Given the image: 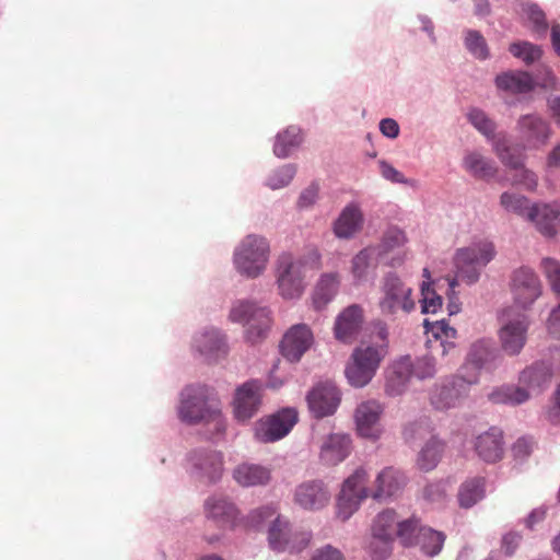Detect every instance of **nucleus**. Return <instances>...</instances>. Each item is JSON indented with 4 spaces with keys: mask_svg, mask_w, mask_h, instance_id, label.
Returning <instances> with one entry per match:
<instances>
[{
    "mask_svg": "<svg viewBox=\"0 0 560 560\" xmlns=\"http://www.w3.org/2000/svg\"><path fill=\"white\" fill-rule=\"evenodd\" d=\"M375 248L366 247L360 250L351 260V273L357 281L365 280L375 264Z\"/></svg>",
    "mask_w": 560,
    "mask_h": 560,
    "instance_id": "nucleus-42",
    "label": "nucleus"
},
{
    "mask_svg": "<svg viewBox=\"0 0 560 560\" xmlns=\"http://www.w3.org/2000/svg\"><path fill=\"white\" fill-rule=\"evenodd\" d=\"M493 348L487 340H478L472 343L467 360L460 369V380L467 385L476 384L481 369L492 359Z\"/></svg>",
    "mask_w": 560,
    "mask_h": 560,
    "instance_id": "nucleus-19",
    "label": "nucleus"
},
{
    "mask_svg": "<svg viewBox=\"0 0 560 560\" xmlns=\"http://www.w3.org/2000/svg\"><path fill=\"white\" fill-rule=\"evenodd\" d=\"M310 540L311 535L308 533L292 534L290 524L280 517L272 522L268 530L269 547L278 552H300L307 547Z\"/></svg>",
    "mask_w": 560,
    "mask_h": 560,
    "instance_id": "nucleus-13",
    "label": "nucleus"
},
{
    "mask_svg": "<svg viewBox=\"0 0 560 560\" xmlns=\"http://www.w3.org/2000/svg\"><path fill=\"white\" fill-rule=\"evenodd\" d=\"M314 343V336L306 324H296L287 330L280 342L281 354L290 362H299Z\"/></svg>",
    "mask_w": 560,
    "mask_h": 560,
    "instance_id": "nucleus-14",
    "label": "nucleus"
},
{
    "mask_svg": "<svg viewBox=\"0 0 560 560\" xmlns=\"http://www.w3.org/2000/svg\"><path fill=\"white\" fill-rule=\"evenodd\" d=\"M429 501H439L446 494V487L443 482L432 483L424 488L423 492Z\"/></svg>",
    "mask_w": 560,
    "mask_h": 560,
    "instance_id": "nucleus-62",
    "label": "nucleus"
},
{
    "mask_svg": "<svg viewBox=\"0 0 560 560\" xmlns=\"http://www.w3.org/2000/svg\"><path fill=\"white\" fill-rule=\"evenodd\" d=\"M304 266L300 259L290 254H282L278 259V288L284 299L300 298L304 291Z\"/></svg>",
    "mask_w": 560,
    "mask_h": 560,
    "instance_id": "nucleus-9",
    "label": "nucleus"
},
{
    "mask_svg": "<svg viewBox=\"0 0 560 560\" xmlns=\"http://www.w3.org/2000/svg\"><path fill=\"white\" fill-rule=\"evenodd\" d=\"M494 256V245L489 241H480L457 249L454 256L456 277L448 282L452 293H454V288L458 280L465 281L468 284L477 282L480 277V270L486 267Z\"/></svg>",
    "mask_w": 560,
    "mask_h": 560,
    "instance_id": "nucleus-3",
    "label": "nucleus"
},
{
    "mask_svg": "<svg viewBox=\"0 0 560 560\" xmlns=\"http://www.w3.org/2000/svg\"><path fill=\"white\" fill-rule=\"evenodd\" d=\"M406 485V477L402 472L393 467H386L376 476L371 488V498L384 500L396 495Z\"/></svg>",
    "mask_w": 560,
    "mask_h": 560,
    "instance_id": "nucleus-23",
    "label": "nucleus"
},
{
    "mask_svg": "<svg viewBox=\"0 0 560 560\" xmlns=\"http://www.w3.org/2000/svg\"><path fill=\"white\" fill-rule=\"evenodd\" d=\"M364 322L363 308L358 304L346 307L336 318L335 337L345 343L352 342L359 335Z\"/></svg>",
    "mask_w": 560,
    "mask_h": 560,
    "instance_id": "nucleus-20",
    "label": "nucleus"
},
{
    "mask_svg": "<svg viewBox=\"0 0 560 560\" xmlns=\"http://www.w3.org/2000/svg\"><path fill=\"white\" fill-rule=\"evenodd\" d=\"M234 479L243 487L261 486L269 482L270 470L255 464H242L234 470Z\"/></svg>",
    "mask_w": 560,
    "mask_h": 560,
    "instance_id": "nucleus-34",
    "label": "nucleus"
},
{
    "mask_svg": "<svg viewBox=\"0 0 560 560\" xmlns=\"http://www.w3.org/2000/svg\"><path fill=\"white\" fill-rule=\"evenodd\" d=\"M206 515L219 525L232 524L238 514L236 506L223 497H211L205 503Z\"/></svg>",
    "mask_w": 560,
    "mask_h": 560,
    "instance_id": "nucleus-30",
    "label": "nucleus"
},
{
    "mask_svg": "<svg viewBox=\"0 0 560 560\" xmlns=\"http://www.w3.org/2000/svg\"><path fill=\"white\" fill-rule=\"evenodd\" d=\"M534 442L528 438H520L512 446L513 456L517 459H524L533 451Z\"/></svg>",
    "mask_w": 560,
    "mask_h": 560,
    "instance_id": "nucleus-56",
    "label": "nucleus"
},
{
    "mask_svg": "<svg viewBox=\"0 0 560 560\" xmlns=\"http://www.w3.org/2000/svg\"><path fill=\"white\" fill-rule=\"evenodd\" d=\"M471 443L476 455L485 463L495 464L504 456V436L499 428L492 427L478 434Z\"/></svg>",
    "mask_w": 560,
    "mask_h": 560,
    "instance_id": "nucleus-16",
    "label": "nucleus"
},
{
    "mask_svg": "<svg viewBox=\"0 0 560 560\" xmlns=\"http://www.w3.org/2000/svg\"><path fill=\"white\" fill-rule=\"evenodd\" d=\"M528 219L535 223L541 234L551 237L556 235L560 225V206L535 205L528 211Z\"/></svg>",
    "mask_w": 560,
    "mask_h": 560,
    "instance_id": "nucleus-24",
    "label": "nucleus"
},
{
    "mask_svg": "<svg viewBox=\"0 0 560 560\" xmlns=\"http://www.w3.org/2000/svg\"><path fill=\"white\" fill-rule=\"evenodd\" d=\"M340 275L338 272L323 273L313 292L312 301L316 310L324 308L338 293Z\"/></svg>",
    "mask_w": 560,
    "mask_h": 560,
    "instance_id": "nucleus-29",
    "label": "nucleus"
},
{
    "mask_svg": "<svg viewBox=\"0 0 560 560\" xmlns=\"http://www.w3.org/2000/svg\"><path fill=\"white\" fill-rule=\"evenodd\" d=\"M298 421L295 409L285 408L281 411L261 419L256 423L255 436L264 443L276 442L284 438Z\"/></svg>",
    "mask_w": 560,
    "mask_h": 560,
    "instance_id": "nucleus-12",
    "label": "nucleus"
},
{
    "mask_svg": "<svg viewBox=\"0 0 560 560\" xmlns=\"http://www.w3.org/2000/svg\"><path fill=\"white\" fill-rule=\"evenodd\" d=\"M501 205L509 211L516 212L518 214H527L530 208L528 207V199L524 196L503 192L501 195Z\"/></svg>",
    "mask_w": 560,
    "mask_h": 560,
    "instance_id": "nucleus-51",
    "label": "nucleus"
},
{
    "mask_svg": "<svg viewBox=\"0 0 560 560\" xmlns=\"http://www.w3.org/2000/svg\"><path fill=\"white\" fill-rule=\"evenodd\" d=\"M406 243V235L399 229H389L382 240V252L386 253Z\"/></svg>",
    "mask_w": 560,
    "mask_h": 560,
    "instance_id": "nucleus-55",
    "label": "nucleus"
},
{
    "mask_svg": "<svg viewBox=\"0 0 560 560\" xmlns=\"http://www.w3.org/2000/svg\"><path fill=\"white\" fill-rule=\"evenodd\" d=\"M421 312L424 314H435L442 307V298L431 288L430 282L423 281L421 284Z\"/></svg>",
    "mask_w": 560,
    "mask_h": 560,
    "instance_id": "nucleus-45",
    "label": "nucleus"
},
{
    "mask_svg": "<svg viewBox=\"0 0 560 560\" xmlns=\"http://www.w3.org/2000/svg\"><path fill=\"white\" fill-rule=\"evenodd\" d=\"M179 417L183 421L194 424L205 422L213 427L215 433L225 430V422L221 413L218 399L209 397L203 387L189 386L182 393Z\"/></svg>",
    "mask_w": 560,
    "mask_h": 560,
    "instance_id": "nucleus-1",
    "label": "nucleus"
},
{
    "mask_svg": "<svg viewBox=\"0 0 560 560\" xmlns=\"http://www.w3.org/2000/svg\"><path fill=\"white\" fill-rule=\"evenodd\" d=\"M229 318L247 326L245 338L252 345L266 339L272 324L271 312L267 307L247 300L236 301L230 310Z\"/></svg>",
    "mask_w": 560,
    "mask_h": 560,
    "instance_id": "nucleus-4",
    "label": "nucleus"
},
{
    "mask_svg": "<svg viewBox=\"0 0 560 560\" xmlns=\"http://www.w3.org/2000/svg\"><path fill=\"white\" fill-rule=\"evenodd\" d=\"M510 52L526 63H532L541 56L540 48L527 42L512 44Z\"/></svg>",
    "mask_w": 560,
    "mask_h": 560,
    "instance_id": "nucleus-47",
    "label": "nucleus"
},
{
    "mask_svg": "<svg viewBox=\"0 0 560 560\" xmlns=\"http://www.w3.org/2000/svg\"><path fill=\"white\" fill-rule=\"evenodd\" d=\"M467 118L471 125L487 138L493 137L498 139L499 137H504L503 135L494 137L495 124L481 109L471 108L467 114ZM495 140H493V142Z\"/></svg>",
    "mask_w": 560,
    "mask_h": 560,
    "instance_id": "nucleus-44",
    "label": "nucleus"
},
{
    "mask_svg": "<svg viewBox=\"0 0 560 560\" xmlns=\"http://www.w3.org/2000/svg\"><path fill=\"white\" fill-rule=\"evenodd\" d=\"M383 296L380 300V308L384 315L408 314L416 307L412 298V289L406 285L398 277L389 275L385 278Z\"/></svg>",
    "mask_w": 560,
    "mask_h": 560,
    "instance_id": "nucleus-8",
    "label": "nucleus"
},
{
    "mask_svg": "<svg viewBox=\"0 0 560 560\" xmlns=\"http://www.w3.org/2000/svg\"><path fill=\"white\" fill-rule=\"evenodd\" d=\"M381 174L393 183H406L405 176L385 161L380 162Z\"/></svg>",
    "mask_w": 560,
    "mask_h": 560,
    "instance_id": "nucleus-61",
    "label": "nucleus"
},
{
    "mask_svg": "<svg viewBox=\"0 0 560 560\" xmlns=\"http://www.w3.org/2000/svg\"><path fill=\"white\" fill-rule=\"evenodd\" d=\"M435 372V360L432 357L425 355L418 359L416 364L412 363V374L418 378L432 377Z\"/></svg>",
    "mask_w": 560,
    "mask_h": 560,
    "instance_id": "nucleus-54",
    "label": "nucleus"
},
{
    "mask_svg": "<svg viewBox=\"0 0 560 560\" xmlns=\"http://www.w3.org/2000/svg\"><path fill=\"white\" fill-rule=\"evenodd\" d=\"M522 540V536L518 533L510 532L502 538V548L508 556H512L517 549Z\"/></svg>",
    "mask_w": 560,
    "mask_h": 560,
    "instance_id": "nucleus-60",
    "label": "nucleus"
},
{
    "mask_svg": "<svg viewBox=\"0 0 560 560\" xmlns=\"http://www.w3.org/2000/svg\"><path fill=\"white\" fill-rule=\"evenodd\" d=\"M318 197V186L317 185H310L307 188H305L299 198L298 205L300 208H307L315 203Z\"/></svg>",
    "mask_w": 560,
    "mask_h": 560,
    "instance_id": "nucleus-59",
    "label": "nucleus"
},
{
    "mask_svg": "<svg viewBox=\"0 0 560 560\" xmlns=\"http://www.w3.org/2000/svg\"><path fill=\"white\" fill-rule=\"evenodd\" d=\"M489 398L494 404L518 405L526 401L529 394L521 387L505 386L492 392Z\"/></svg>",
    "mask_w": 560,
    "mask_h": 560,
    "instance_id": "nucleus-43",
    "label": "nucleus"
},
{
    "mask_svg": "<svg viewBox=\"0 0 560 560\" xmlns=\"http://www.w3.org/2000/svg\"><path fill=\"white\" fill-rule=\"evenodd\" d=\"M512 292L515 302L522 307L529 306L541 293L540 282L535 272L526 267L514 271Z\"/></svg>",
    "mask_w": 560,
    "mask_h": 560,
    "instance_id": "nucleus-18",
    "label": "nucleus"
},
{
    "mask_svg": "<svg viewBox=\"0 0 560 560\" xmlns=\"http://www.w3.org/2000/svg\"><path fill=\"white\" fill-rule=\"evenodd\" d=\"M467 49L479 59L488 57V46L483 36L477 31H468L465 39Z\"/></svg>",
    "mask_w": 560,
    "mask_h": 560,
    "instance_id": "nucleus-49",
    "label": "nucleus"
},
{
    "mask_svg": "<svg viewBox=\"0 0 560 560\" xmlns=\"http://www.w3.org/2000/svg\"><path fill=\"white\" fill-rule=\"evenodd\" d=\"M368 471L360 467L342 483L337 501V516L347 521L360 506L361 502L371 497V489L366 487Z\"/></svg>",
    "mask_w": 560,
    "mask_h": 560,
    "instance_id": "nucleus-7",
    "label": "nucleus"
},
{
    "mask_svg": "<svg viewBox=\"0 0 560 560\" xmlns=\"http://www.w3.org/2000/svg\"><path fill=\"white\" fill-rule=\"evenodd\" d=\"M313 560H343V557L338 549L328 545L317 550Z\"/></svg>",
    "mask_w": 560,
    "mask_h": 560,
    "instance_id": "nucleus-64",
    "label": "nucleus"
},
{
    "mask_svg": "<svg viewBox=\"0 0 560 560\" xmlns=\"http://www.w3.org/2000/svg\"><path fill=\"white\" fill-rule=\"evenodd\" d=\"M386 355L385 345H371L368 341H361L353 349L345 369L349 384L355 388L366 386L375 376Z\"/></svg>",
    "mask_w": 560,
    "mask_h": 560,
    "instance_id": "nucleus-2",
    "label": "nucleus"
},
{
    "mask_svg": "<svg viewBox=\"0 0 560 560\" xmlns=\"http://www.w3.org/2000/svg\"><path fill=\"white\" fill-rule=\"evenodd\" d=\"M430 434L431 432L425 425L418 423H412L404 430V436L408 442L430 436L417 457V466L423 471L434 469L445 450V444L438 438Z\"/></svg>",
    "mask_w": 560,
    "mask_h": 560,
    "instance_id": "nucleus-10",
    "label": "nucleus"
},
{
    "mask_svg": "<svg viewBox=\"0 0 560 560\" xmlns=\"http://www.w3.org/2000/svg\"><path fill=\"white\" fill-rule=\"evenodd\" d=\"M189 463L192 472L198 478H206L209 481L218 480L223 470L222 455L211 450H198L190 454Z\"/></svg>",
    "mask_w": 560,
    "mask_h": 560,
    "instance_id": "nucleus-21",
    "label": "nucleus"
},
{
    "mask_svg": "<svg viewBox=\"0 0 560 560\" xmlns=\"http://www.w3.org/2000/svg\"><path fill=\"white\" fill-rule=\"evenodd\" d=\"M445 535L442 532L434 530L430 527H420L417 534V544L420 545L422 551L428 556L438 555L444 545Z\"/></svg>",
    "mask_w": 560,
    "mask_h": 560,
    "instance_id": "nucleus-41",
    "label": "nucleus"
},
{
    "mask_svg": "<svg viewBox=\"0 0 560 560\" xmlns=\"http://www.w3.org/2000/svg\"><path fill=\"white\" fill-rule=\"evenodd\" d=\"M412 375V361L410 357H402L395 361L386 377L385 390L389 396L401 395Z\"/></svg>",
    "mask_w": 560,
    "mask_h": 560,
    "instance_id": "nucleus-26",
    "label": "nucleus"
},
{
    "mask_svg": "<svg viewBox=\"0 0 560 560\" xmlns=\"http://www.w3.org/2000/svg\"><path fill=\"white\" fill-rule=\"evenodd\" d=\"M371 345H385L386 353L388 354V329L385 323L376 322L373 324Z\"/></svg>",
    "mask_w": 560,
    "mask_h": 560,
    "instance_id": "nucleus-57",
    "label": "nucleus"
},
{
    "mask_svg": "<svg viewBox=\"0 0 560 560\" xmlns=\"http://www.w3.org/2000/svg\"><path fill=\"white\" fill-rule=\"evenodd\" d=\"M494 152L500 161L514 172L512 185H521L529 191L537 188L538 178L524 166L525 155L521 148L510 145L505 137H499L494 141Z\"/></svg>",
    "mask_w": 560,
    "mask_h": 560,
    "instance_id": "nucleus-6",
    "label": "nucleus"
},
{
    "mask_svg": "<svg viewBox=\"0 0 560 560\" xmlns=\"http://www.w3.org/2000/svg\"><path fill=\"white\" fill-rule=\"evenodd\" d=\"M495 82L500 90L511 94L527 93L535 86L532 75L524 71H510L502 73L497 77Z\"/></svg>",
    "mask_w": 560,
    "mask_h": 560,
    "instance_id": "nucleus-33",
    "label": "nucleus"
},
{
    "mask_svg": "<svg viewBox=\"0 0 560 560\" xmlns=\"http://www.w3.org/2000/svg\"><path fill=\"white\" fill-rule=\"evenodd\" d=\"M329 492L319 481H308L295 490V502L306 510H318L329 501Z\"/></svg>",
    "mask_w": 560,
    "mask_h": 560,
    "instance_id": "nucleus-25",
    "label": "nucleus"
},
{
    "mask_svg": "<svg viewBox=\"0 0 560 560\" xmlns=\"http://www.w3.org/2000/svg\"><path fill=\"white\" fill-rule=\"evenodd\" d=\"M394 540L390 539H382L372 537L369 544V551L373 558V560H384L392 552V544Z\"/></svg>",
    "mask_w": 560,
    "mask_h": 560,
    "instance_id": "nucleus-53",
    "label": "nucleus"
},
{
    "mask_svg": "<svg viewBox=\"0 0 560 560\" xmlns=\"http://www.w3.org/2000/svg\"><path fill=\"white\" fill-rule=\"evenodd\" d=\"M485 493L486 479L483 477L468 478L460 485L457 493L459 506L470 509L483 499Z\"/></svg>",
    "mask_w": 560,
    "mask_h": 560,
    "instance_id": "nucleus-37",
    "label": "nucleus"
},
{
    "mask_svg": "<svg viewBox=\"0 0 560 560\" xmlns=\"http://www.w3.org/2000/svg\"><path fill=\"white\" fill-rule=\"evenodd\" d=\"M419 529L420 527L416 518L401 521L397 523L396 537H398L405 546H409L413 544L415 538L417 539Z\"/></svg>",
    "mask_w": 560,
    "mask_h": 560,
    "instance_id": "nucleus-50",
    "label": "nucleus"
},
{
    "mask_svg": "<svg viewBox=\"0 0 560 560\" xmlns=\"http://www.w3.org/2000/svg\"><path fill=\"white\" fill-rule=\"evenodd\" d=\"M261 384L252 380L237 387L233 400L234 416L238 421L254 417L261 404Z\"/></svg>",
    "mask_w": 560,
    "mask_h": 560,
    "instance_id": "nucleus-15",
    "label": "nucleus"
},
{
    "mask_svg": "<svg viewBox=\"0 0 560 560\" xmlns=\"http://www.w3.org/2000/svg\"><path fill=\"white\" fill-rule=\"evenodd\" d=\"M296 173V168L292 164L283 165L273 171L268 179L267 185L272 189H280L290 184Z\"/></svg>",
    "mask_w": 560,
    "mask_h": 560,
    "instance_id": "nucleus-46",
    "label": "nucleus"
},
{
    "mask_svg": "<svg viewBox=\"0 0 560 560\" xmlns=\"http://www.w3.org/2000/svg\"><path fill=\"white\" fill-rule=\"evenodd\" d=\"M466 382L460 380V374L453 381L452 385L436 387L430 397L432 406L438 410L455 407L460 396V389H466Z\"/></svg>",
    "mask_w": 560,
    "mask_h": 560,
    "instance_id": "nucleus-31",
    "label": "nucleus"
},
{
    "mask_svg": "<svg viewBox=\"0 0 560 560\" xmlns=\"http://www.w3.org/2000/svg\"><path fill=\"white\" fill-rule=\"evenodd\" d=\"M517 127L528 142L545 143L549 138V127L539 116L524 115L518 119Z\"/></svg>",
    "mask_w": 560,
    "mask_h": 560,
    "instance_id": "nucleus-32",
    "label": "nucleus"
},
{
    "mask_svg": "<svg viewBox=\"0 0 560 560\" xmlns=\"http://www.w3.org/2000/svg\"><path fill=\"white\" fill-rule=\"evenodd\" d=\"M527 330L528 322L525 315L518 314L509 318V313L504 312L498 331L501 349L509 355L518 354L526 343Z\"/></svg>",
    "mask_w": 560,
    "mask_h": 560,
    "instance_id": "nucleus-11",
    "label": "nucleus"
},
{
    "mask_svg": "<svg viewBox=\"0 0 560 560\" xmlns=\"http://www.w3.org/2000/svg\"><path fill=\"white\" fill-rule=\"evenodd\" d=\"M397 516L395 511L385 510L377 514L372 525V537L394 540L397 529Z\"/></svg>",
    "mask_w": 560,
    "mask_h": 560,
    "instance_id": "nucleus-40",
    "label": "nucleus"
},
{
    "mask_svg": "<svg viewBox=\"0 0 560 560\" xmlns=\"http://www.w3.org/2000/svg\"><path fill=\"white\" fill-rule=\"evenodd\" d=\"M551 377L550 366L544 362H536L521 373L520 383L539 392L550 384Z\"/></svg>",
    "mask_w": 560,
    "mask_h": 560,
    "instance_id": "nucleus-36",
    "label": "nucleus"
},
{
    "mask_svg": "<svg viewBox=\"0 0 560 560\" xmlns=\"http://www.w3.org/2000/svg\"><path fill=\"white\" fill-rule=\"evenodd\" d=\"M526 14L528 19L535 24L537 30H546V16L545 13L536 4H529L526 8Z\"/></svg>",
    "mask_w": 560,
    "mask_h": 560,
    "instance_id": "nucleus-58",
    "label": "nucleus"
},
{
    "mask_svg": "<svg viewBox=\"0 0 560 560\" xmlns=\"http://www.w3.org/2000/svg\"><path fill=\"white\" fill-rule=\"evenodd\" d=\"M195 345L197 350L202 354L208 361H215L222 354H225V342L218 330H209L200 336H198L195 340Z\"/></svg>",
    "mask_w": 560,
    "mask_h": 560,
    "instance_id": "nucleus-35",
    "label": "nucleus"
},
{
    "mask_svg": "<svg viewBox=\"0 0 560 560\" xmlns=\"http://www.w3.org/2000/svg\"><path fill=\"white\" fill-rule=\"evenodd\" d=\"M463 166L466 172L478 179H490L497 174L494 163L478 152H469L464 156Z\"/></svg>",
    "mask_w": 560,
    "mask_h": 560,
    "instance_id": "nucleus-38",
    "label": "nucleus"
},
{
    "mask_svg": "<svg viewBox=\"0 0 560 560\" xmlns=\"http://www.w3.org/2000/svg\"><path fill=\"white\" fill-rule=\"evenodd\" d=\"M547 329L552 337L560 339V304L552 310L547 322Z\"/></svg>",
    "mask_w": 560,
    "mask_h": 560,
    "instance_id": "nucleus-63",
    "label": "nucleus"
},
{
    "mask_svg": "<svg viewBox=\"0 0 560 560\" xmlns=\"http://www.w3.org/2000/svg\"><path fill=\"white\" fill-rule=\"evenodd\" d=\"M363 225V215L358 206H347L334 223V233L339 238H351Z\"/></svg>",
    "mask_w": 560,
    "mask_h": 560,
    "instance_id": "nucleus-28",
    "label": "nucleus"
},
{
    "mask_svg": "<svg viewBox=\"0 0 560 560\" xmlns=\"http://www.w3.org/2000/svg\"><path fill=\"white\" fill-rule=\"evenodd\" d=\"M541 268L552 290L560 294V261L552 258H545L541 261Z\"/></svg>",
    "mask_w": 560,
    "mask_h": 560,
    "instance_id": "nucleus-52",
    "label": "nucleus"
},
{
    "mask_svg": "<svg viewBox=\"0 0 560 560\" xmlns=\"http://www.w3.org/2000/svg\"><path fill=\"white\" fill-rule=\"evenodd\" d=\"M268 257L267 240L257 235H248L235 250L234 264L242 275L256 278L265 270Z\"/></svg>",
    "mask_w": 560,
    "mask_h": 560,
    "instance_id": "nucleus-5",
    "label": "nucleus"
},
{
    "mask_svg": "<svg viewBox=\"0 0 560 560\" xmlns=\"http://www.w3.org/2000/svg\"><path fill=\"white\" fill-rule=\"evenodd\" d=\"M350 450L351 440L348 435L331 434L322 445L320 459L326 465H337L349 455Z\"/></svg>",
    "mask_w": 560,
    "mask_h": 560,
    "instance_id": "nucleus-27",
    "label": "nucleus"
},
{
    "mask_svg": "<svg viewBox=\"0 0 560 560\" xmlns=\"http://www.w3.org/2000/svg\"><path fill=\"white\" fill-rule=\"evenodd\" d=\"M303 141V133L300 128L290 126L276 137L273 153L278 158H287L300 147Z\"/></svg>",
    "mask_w": 560,
    "mask_h": 560,
    "instance_id": "nucleus-39",
    "label": "nucleus"
},
{
    "mask_svg": "<svg viewBox=\"0 0 560 560\" xmlns=\"http://www.w3.org/2000/svg\"><path fill=\"white\" fill-rule=\"evenodd\" d=\"M381 405L375 400L360 404L355 410V423L358 433L366 439L375 440L381 434L380 416Z\"/></svg>",
    "mask_w": 560,
    "mask_h": 560,
    "instance_id": "nucleus-22",
    "label": "nucleus"
},
{
    "mask_svg": "<svg viewBox=\"0 0 560 560\" xmlns=\"http://www.w3.org/2000/svg\"><path fill=\"white\" fill-rule=\"evenodd\" d=\"M308 408L316 418L332 415L340 402V393L331 383L318 384L306 397Z\"/></svg>",
    "mask_w": 560,
    "mask_h": 560,
    "instance_id": "nucleus-17",
    "label": "nucleus"
},
{
    "mask_svg": "<svg viewBox=\"0 0 560 560\" xmlns=\"http://www.w3.org/2000/svg\"><path fill=\"white\" fill-rule=\"evenodd\" d=\"M424 327L431 332L436 340H453L456 338L457 331L451 327L444 319L430 323L424 319Z\"/></svg>",
    "mask_w": 560,
    "mask_h": 560,
    "instance_id": "nucleus-48",
    "label": "nucleus"
}]
</instances>
